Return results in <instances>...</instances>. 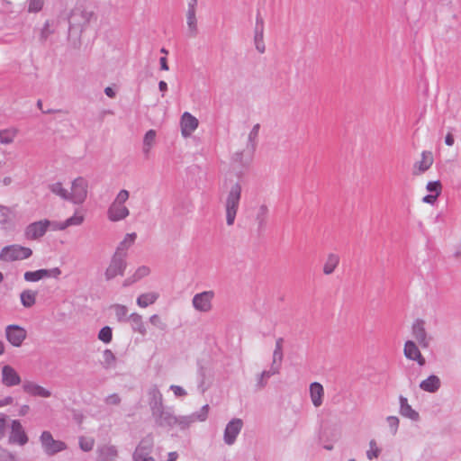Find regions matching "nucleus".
Instances as JSON below:
<instances>
[{"mask_svg": "<svg viewBox=\"0 0 461 461\" xmlns=\"http://www.w3.org/2000/svg\"><path fill=\"white\" fill-rule=\"evenodd\" d=\"M196 5L197 4L189 3L188 10L186 13L187 26L192 36H195L197 33V20L195 16Z\"/></svg>", "mask_w": 461, "mask_h": 461, "instance_id": "31", "label": "nucleus"}, {"mask_svg": "<svg viewBox=\"0 0 461 461\" xmlns=\"http://www.w3.org/2000/svg\"><path fill=\"white\" fill-rule=\"evenodd\" d=\"M97 461H114L118 456L115 446L103 445L97 448Z\"/></svg>", "mask_w": 461, "mask_h": 461, "instance_id": "24", "label": "nucleus"}, {"mask_svg": "<svg viewBox=\"0 0 461 461\" xmlns=\"http://www.w3.org/2000/svg\"><path fill=\"white\" fill-rule=\"evenodd\" d=\"M253 155L254 154H249L248 149L245 148V149L241 151L235 152L232 156V160L242 167H246L250 163Z\"/></svg>", "mask_w": 461, "mask_h": 461, "instance_id": "39", "label": "nucleus"}, {"mask_svg": "<svg viewBox=\"0 0 461 461\" xmlns=\"http://www.w3.org/2000/svg\"><path fill=\"white\" fill-rule=\"evenodd\" d=\"M54 33V29L50 21H46L40 31L39 41L41 44L45 43L49 37Z\"/></svg>", "mask_w": 461, "mask_h": 461, "instance_id": "41", "label": "nucleus"}, {"mask_svg": "<svg viewBox=\"0 0 461 461\" xmlns=\"http://www.w3.org/2000/svg\"><path fill=\"white\" fill-rule=\"evenodd\" d=\"M14 402V398L12 396H6L4 399H0V408L10 405Z\"/></svg>", "mask_w": 461, "mask_h": 461, "instance_id": "61", "label": "nucleus"}, {"mask_svg": "<svg viewBox=\"0 0 461 461\" xmlns=\"http://www.w3.org/2000/svg\"><path fill=\"white\" fill-rule=\"evenodd\" d=\"M151 413L156 424L159 427L176 426V416L171 411L166 410L163 404L152 410Z\"/></svg>", "mask_w": 461, "mask_h": 461, "instance_id": "7", "label": "nucleus"}, {"mask_svg": "<svg viewBox=\"0 0 461 461\" xmlns=\"http://www.w3.org/2000/svg\"><path fill=\"white\" fill-rule=\"evenodd\" d=\"M103 366L105 369H109L114 366L116 362V357L114 354L110 349H105L103 353Z\"/></svg>", "mask_w": 461, "mask_h": 461, "instance_id": "44", "label": "nucleus"}, {"mask_svg": "<svg viewBox=\"0 0 461 461\" xmlns=\"http://www.w3.org/2000/svg\"><path fill=\"white\" fill-rule=\"evenodd\" d=\"M340 258L336 253H329L325 258L322 272L326 276L331 275L339 266Z\"/></svg>", "mask_w": 461, "mask_h": 461, "instance_id": "28", "label": "nucleus"}, {"mask_svg": "<svg viewBox=\"0 0 461 461\" xmlns=\"http://www.w3.org/2000/svg\"><path fill=\"white\" fill-rule=\"evenodd\" d=\"M112 308L114 310V313L116 316V319L119 322H123L128 321V308L125 305L122 304H114L112 306Z\"/></svg>", "mask_w": 461, "mask_h": 461, "instance_id": "43", "label": "nucleus"}, {"mask_svg": "<svg viewBox=\"0 0 461 461\" xmlns=\"http://www.w3.org/2000/svg\"><path fill=\"white\" fill-rule=\"evenodd\" d=\"M404 356L411 360L417 361L420 366H424L426 361L418 346L412 340H407L403 348Z\"/></svg>", "mask_w": 461, "mask_h": 461, "instance_id": "18", "label": "nucleus"}, {"mask_svg": "<svg viewBox=\"0 0 461 461\" xmlns=\"http://www.w3.org/2000/svg\"><path fill=\"white\" fill-rule=\"evenodd\" d=\"M50 191L64 200L69 201V192L65 189L61 183H55L50 186Z\"/></svg>", "mask_w": 461, "mask_h": 461, "instance_id": "46", "label": "nucleus"}, {"mask_svg": "<svg viewBox=\"0 0 461 461\" xmlns=\"http://www.w3.org/2000/svg\"><path fill=\"white\" fill-rule=\"evenodd\" d=\"M18 131L16 129H7L0 131V142L2 144H10L14 141Z\"/></svg>", "mask_w": 461, "mask_h": 461, "instance_id": "40", "label": "nucleus"}, {"mask_svg": "<svg viewBox=\"0 0 461 461\" xmlns=\"http://www.w3.org/2000/svg\"><path fill=\"white\" fill-rule=\"evenodd\" d=\"M438 196L437 195H434V194H428L426 196L423 197L422 201L424 203H431L433 204L436 200H437Z\"/></svg>", "mask_w": 461, "mask_h": 461, "instance_id": "62", "label": "nucleus"}, {"mask_svg": "<svg viewBox=\"0 0 461 461\" xmlns=\"http://www.w3.org/2000/svg\"><path fill=\"white\" fill-rule=\"evenodd\" d=\"M400 413L402 416L413 421L420 420L419 412L411 408V406L408 403L407 398L403 396H400Z\"/></svg>", "mask_w": 461, "mask_h": 461, "instance_id": "25", "label": "nucleus"}, {"mask_svg": "<svg viewBox=\"0 0 461 461\" xmlns=\"http://www.w3.org/2000/svg\"><path fill=\"white\" fill-rule=\"evenodd\" d=\"M259 130L260 124L257 123L252 127L251 131L249 133L246 149H248V152L249 154H254L257 149Z\"/></svg>", "mask_w": 461, "mask_h": 461, "instance_id": "32", "label": "nucleus"}, {"mask_svg": "<svg viewBox=\"0 0 461 461\" xmlns=\"http://www.w3.org/2000/svg\"><path fill=\"white\" fill-rule=\"evenodd\" d=\"M310 395L312 404L315 407H320L322 404L324 395L323 386L317 382L312 383L310 385Z\"/></svg>", "mask_w": 461, "mask_h": 461, "instance_id": "26", "label": "nucleus"}, {"mask_svg": "<svg viewBox=\"0 0 461 461\" xmlns=\"http://www.w3.org/2000/svg\"><path fill=\"white\" fill-rule=\"evenodd\" d=\"M0 460L1 461H16V457L11 452L0 448Z\"/></svg>", "mask_w": 461, "mask_h": 461, "instance_id": "56", "label": "nucleus"}, {"mask_svg": "<svg viewBox=\"0 0 461 461\" xmlns=\"http://www.w3.org/2000/svg\"><path fill=\"white\" fill-rule=\"evenodd\" d=\"M153 446L151 442L142 440L132 454L133 461H155L152 456Z\"/></svg>", "mask_w": 461, "mask_h": 461, "instance_id": "14", "label": "nucleus"}, {"mask_svg": "<svg viewBox=\"0 0 461 461\" xmlns=\"http://www.w3.org/2000/svg\"><path fill=\"white\" fill-rule=\"evenodd\" d=\"M46 277V269H39L36 271H27L24 273V279L27 282H37Z\"/></svg>", "mask_w": 461, "mask_h": 461, "instance_id": "42", "label": "nucleus"}, {"mask_svg": "<svg viewBox=\"0 0 461 461\" xmlns=\"http://www.w3.org/2000/svg\"><path fill=\"white\" fill-rule=\"evenodd\" d=\"M136 238H137V235L135 232L126 234L124 239L117 246L116 250L113 255L125 259L127 257V251L131 248V246L134 243Z\"/></svg>", "mask_w": 461, "mask_h": 461, "instance_id": "23", "label": "nucleus"}, {"mask_svg": "<svg viewBox=\"0 0 461 461\" xmlns=\"http://www.w3.org/2000/svg\"><path fill=\"white\" fill-rule=\"evenodd\" d=\"M38 293L33 290L26 289L20 294L21 303L25 308L32 307L36 303Z\"/></svg>", "mask_w": 461, "mask_h": 461, "instance_id": "35", "label": "nucleus"}, {"mask_svg": "<svg viewBox=\"0 0 461 461\" xmlns=\"http://www.w3.org/2000/svg\"><path fill=\"white\" fill-rule=\"evenodd\" d=\"M26 337V330L19 325L12 324L5 328V338L14 347H20Z\"/></svg>", "mask_w": 461, "mask_h": 461, "instance_id": "11", "label": "nucleus"}, {"mask_svg": "<svg viewBox=\"0 0 461 461\" xmlns=\"http://www.w3.org/2000/svg\"><path fill=\"white\" fill-rule=\"evenodd\" d=\"M433 156L430 151H423L420 160L413 165V175L418 176L426 172L433 164Z\"/></svg>", "mask_w": 461, "mask_h": 461, "instance_id": "21", "label": "nucleus"}, {"mask_svg": "<svg viewBox=\"0 0 461 461\" xmlns=\"http://www.w3.org/2000/svg\"><path fill=\"white\" fill-rule=\"evenodd\" d=\"M156 136H157V133L154 130H149L146 132V134L143 138V146H142V151L146 156H148L149 154L150 149L155 143Z\"/></svg>", "mask_w": 461, "mask_h": 461, "instance_id": "38", "label": "nucleus"}, {"mask_svg": "<svg viewBox=\"0 0 461 461\" xmlns=\"http://www.w3.org/2000/svg\"><path fill=\"white\" fill-rule=\"evenodd\" d=\"M106 404L118 405L121 402V398L117 393L108 395L104 400Z\"/></svg>", "mask_w": 461, "mask_h": 461, "instance_id": "57", "label": "nucleus"}, {"mask_svg": "<svg viewBox=\"0 0 461 461\" xmlns=\"http://www.w3.org/2000/svg\"><path fill=\"white\" fill-rule=\"evenodd\" d=\"M95 446V439L93 438L80 437L79 447L85 452H89Z\"/></svg>", "mask_w": 461, "mask_h": 461, "instance_id": "48", "label": "nucleus"}, {"mask_svg": "<svg viewBox=\"0 0 461 461\" xmlns=\"http://www.w3.org/2000/svg\"><path fill=\"white\" fill-rule=\"evenodd\" d=\"M94 16L95 14L92 11L81 8L73 9L68 20L69 31L78 32V34H81L83 31L90 23Z\"/></svg>", "mask_w": 461, "mask_h": 461, "instance_id": "2", "label": "nucleus"}, {"mask_svg": "<svg viewBox=\"0 0 461 461\" xmlns=\"http://www.w3.org/2000/svg\"><path fill=\"white\" fill-rule=\"evenodd\" d=\"M214 297L215 293L212 290L203 291L194 295L192 305L197 312H209L212 309Z\"/></svg>", "mask_w": 461, "mask_h": 461, "instance_id": "4", "label": "nucleus"}, {"mask_svg": "<svg viewBox=\"0 0 461 461\" xmlns=\"http://www.w3.org/2000/svg\"><path fill=\"white\" fill-rule=\"evenodd\" d=\"M40 440L44 452L48 456H54L67 448V445L63 441L55 440L50 431H43Z\"/></svg>", "mask_w": 461, "mask_h": 461, "instance_id": "6", "label": "nucleus"}, {"mask_svg": "<svg viewBox=\"0 0 461 461\" xmlns=\"http://www.w3.org/2000/svg\"><path fill=\"white\" fill-rule=\"evenodd\" d=\"M243 428V421L241 419L234 418L228 422L224 429L223 440L224 442L231 446L235 443L238 435L240 433Z\"/></svg>", "mask_w": 461, "mask_h": 461, "instance_id": "12", "label": "nucleus"}, {"mask_svg": "<svg viewBox=\"0 0 461 461\" xmlns=\"http://www.w3.org/2000/svg\"><path fill=\"white\" fill-rule=\"evenodd\" d=\"M170 390L173 391L176 397H184L187 394L186 391L179 385L172 384Z\"/></svg>", "mask_w": 461, "mask_h": 461, "instance_id": "58", "label": "nucleus"}, {"mask_svg": "<svg viewBox=\"0 0 461 461\" xmlns=\"http://www.w3.org/2000/svg\"><path fill=\"white\" fill-rule=\"evenodd\" d=\"M98 339L104 343H110L113 339L112 329L108 326L102 328L98 333Z\"/></svg>", "mask_w": 461, "mask_h": 461, "instance_id": "49", "label": "nucleus"}, {"mask_svg": "<svg viewBox=\"0 0 461 461\" xmlns=\"http://www.w3.org/2000/svg\"><path fill=\"white\" fill-rule=\"evenodd\" d=\"M148 394L151 411L163 404L162 394L156 385L149 388Z\"/></svg>", "mask_w": 461, "mask_h": 461, "instance_id": "36", "label": "nucleus"}, {"mask_svg": "<svg viewBox=\"0 0 461 461\" xmlns=\"http://www.w3.org/2000/svg\"><path fill=\"white\" fill-rule=\"evenodd\" d=\"M130 214L129 209L121 203L113 202L108 208L107 216L111 221H119L124 220Z\"/></svg>", "mask_w": 461, "mask_h": 461, "instance_id": "17", "label": "nucleus"}, {"mask_svg": "<svg viewBox=\"0 0 461 461\" xmlns=\"http://www.w3.org/2000/svg\"><path fill=\"white\" fill-rule=\"evenodd\" d=\"M87 181L79 176L72 182L71 192H69V201L73 203L80 204L84 203L87 196Z\"/></svg>", "mask_w": 461, "mask_h": 461, "instance_id": "5", "label": "nucleus"}, {"mask_svg": "<svg viewBox=\"0 0 461 461\" xmlns=\"http://www.w3.org/2000/svg\"><path fill=\"white\" fill-rule=\"evenodd\" d=\"M9 441L11 443H17L20 446H23L28 442V437L19 420L12 421Z\"/></svg>", "mask_w": 461, "mask_h": 461, "instance_id": "16", "label": "nucleus"}, {"mask_svg": "<svg viewBox=\"0 0 461 461\" xmlns=\"http://www.w3.org/2000/svg\"><path fill=\"white\" fill-rule=\"evenodd\" d=\"M23 389L26 393L32 396L48 398L51 395L50 391L31 381L24 382L23 384Z\"/></svg>", "mask_w": 461, "mask_h": 461, "instance_id": "22", "label": "nucleus"}, {"mask_svg": "<svg viewBox=\"0 0 461 461\" xmlns=\"http://www.w3.org/2000/svg\"><path fill=\"white\" fill-rule=\"evenodd\" d=\"M242 185L240 182L231 184L226 199L224 201V208L226 213V223L228 226H232L235 222V218L239 210L240 202L241 198Z\"/></svg>", "mask_w": 461, "mask_h": 461, "instance_id": "1", "label": "nucleus"}, {"mask_svg": "<svg viewBox=\"0 0 461 461\" xmlns=\"http://www.w3.org/2000/svg\"><path fill=\"white\" fill-rule=\"evenodd\" d=\"M454 137L451 133H447L445 138V142L447 146H452L454 144Z\"/></svg>", "mask_w": 461, "mask_h": 461, "instance_id": "64", "label": "nucleus"}, {"mask_svg": "<svg viewBox=\"0 0 461 461\" xmlns=\"http://www.w3.org/2000/svg\"><path fill=\"white\" fill-rule=\"evenodd\" d=\"M208 411L209 405L205 404L197 412L185 416H176V426H178L181 429H185L196 421H204L207 419Z\"/></svg>", "mask_w": 461, "mask_h": 461, "instance_id": "8", "label": "nucleus"}, {"mask_svg": "<svg viewBox=\"0 0 461 461\" xmlns=\"http://www.w3.org/2000/svg\"><path fill=\"white\" fill-rule=\"evenodd\" d=\"M283 341L282 338H279L276 341V348L273 352V359L271 366L277 368L280 371L281 363L283 360Z\"/></svg>", "mask_w": 461, "mask_h": 461, "instance_id": "34", "label": "nucleus"}, {"mask_svg": "<svg viewBox=\"0 0 461 461\" xmlns=\"http://www.w3.org/2000/svg\"><path fill=\"white\" fill-rule=\"evenodd\" d=\"M370 449L366 451V457L369 460L374 458H377L381 454V448L377 447L376 441L375 439H371L369 441Z\"/></svg>", "mask_w": 461, "mask_h": 461, "instance_id": "47", "label": "nucleus"}, {"mask_svg": "<svg viewBox=\"0 0 461 461\" xmlns=\"http://www.w3.org/2000/svg\"><path fill=\"white\" fill-rule=\"evenodd\" d=\"M158 298V294L155 292L146 293L140 294L137 298V304L140 307L146 308L150 304H153Z\"/></svg>", "mask_w": 461, "mask_h": 461, "instance_id": "37", "label": "nucleus"}, {"mask_svg": "<svg viewBox=\"0 0 461 461\" xmlns=\"http://www.w3.org/2000/svg\"><path fill=\"white\" fill-rule=\"evenodd\" d=\"M83 221L84 217L82 215L75 214L63 221V227L78 226L81 225Z\"/></svg>", "mask_w": 461, "mask_h": 461, "instance_id": "50", "label": "nucleus"}, {"mask_svg": "<svg viewBox=\"0 0 461 461\" xmlns=\"http://www.w3.org/2000/svg\"><path fill=\"white\" fill-rule=\"evenodd\" d=\"M60 274L61 270L59 267L46 269V277H58Z\"/></svg>", "mask_w": 461, "mask_h": 461, "instance_id": "60", "label": "nucleus"}, {"mask_svg": "<svg viewBox=\"0 0 461 461\" xmlns=\"http://www.w3.org/2000/svg\"><path fill=\"white\" fill-rule=\"evenodd\" d=\"M131 322V329L140 334L141 336H145L147 334V329L143 323L142 316L137 312L131 313L128 316V321Z\"/></svg>", "mask_w": 461, "mask_h": 461, "instance_id": "30", "label": "nucleus"}, {"mask_svg": "<svg viewBox=\"0 0 461 461\" xmlns=\"http://www.w3.org/2000/svg\"><path fill=\"white\" fill-rule=\"evenodd\" d=\"M126 267L127 263L124 258L113 255L110 263L104 271L105 280L110 281L117 276H123Z\"/></svg>", "mask_w": 461, "mask_h": 461, "instance_id": "10", "label": "nucleus"}, {"mask_svg": "<svg viewBox=\"0 0 461 461\" xmlns=\"http://www.w3.org/2000/svg\"><path fill=\"white\" fill-rule=\"evenodd\" d=\"M149 274V268L146 266H141L137 268L135 273L132 276V282H136L142 277L147 276Z\"/></svg>", "mask_w": 461, "mask_h": 461, "instance_id": "51", "label": "nucleus"}, {"mask_svg": "<svg viewBox=\"0 0 461 461\" xmlns=\"http://www.w3.org/2000/svg\"><path fill=\"white\" fill-rule=\"evenodd\" d=\"M411 334L422 348H428L429 347L431 337L426 330L425 321L423 320L417 319L414 321L411 326Z\"/></svg>", "mask_w": 461, "mask_h": 461, "instance_id": "9", "label": "nucleus"}, {"mask_svg": "<svg viewBox=\"0 0 461 461\" xmlns=\"http://www.w3.org/2000/svg\"><path fill=\"white\" fill-rule=\"evenodd\" d=\"M198 127V120L188 112L181 117V131L184 137H189Z\"/></svg>", "mask_w": 461, "mask_h": 461, "instance_id": "20", "label": "nucleus"}, {"mask_svg": "<svg viewBox=\"0 0 461 461\" xmlns=\"http://www.w3.org/2000/svg\"><path fill=\"white\" fill-rule=\"evenodd\" d=\"M51 225L49 220H42L29 224L25 229V237L28 240H37L42 237Z\"/></svg>", "mask_w": 461, "mask_h": 461, "instance_id": "13", "label": "nucleus"}, {"mask_svg": "<svg viewBox=\"0 0 461 461\" xmlns=\"http://www.w3.org/2000/svg\"><path fill=\"white\" fill-rule=\"evenodd\" d=\"M44 0H29L28 11L30 13H38L41 10Z\"/></svg>", "mask_w": 461, "mask_h": 461, "instance_id": "53", "label": "nucleus"}, {"mask_svg": "<svg viewBox=\"0 0 461 461\" xmlns=\"http://www.w3.org/2000/svg\"><path fill=\"white\" fill-rule=\"evenodd\" d=\"M254 43H255L256 50L259 53L265 52L266 47H265V43H264V21H263V18L259 14H258L257 18H256Z\"/></svg>", "mask_w": 461, "mask_h": 461, "instance_id": "19", "label": "nucleus"}, {"mask_svg": "<svg viewBox=\"0 0 461 461\" xmlns=\"http://www.w3.org/2000/svg\"><path fill=\"white\" fill-rule=\"evenodd\" d=\"M386 421L391 429L392 433L393 435L396 434L399 426V419L395 416H389L387 417Z\"/></svg>", "mask_w": 461, "mask_h": 461, "instance_id": "54", "label": "nucleus"}, {"mask_svg": "<svg viewBox=\"0 0 461 461\" xmlns=\"http://www.w3.org/2000/svg\"><path fill=\"white\" fill-rule=\"evenodd\" d=\"M427 190L430 193H434V195L438 196L441 194L442 185L439 181L429 182L426 186Z\"/></svg>", "mask_w": 461, "mask_h": 461, "instance_id": "52", "label": "nucleus"}, {"mask_svg": "<svg viewBox=\"0 0 461 461\" xmlns=\"http://www.w3.org/2000/svg\"><path fill=\"white\" fill-rule=\"evenodd\" d=\"M129 192L127 190L122 189L118 193L113 202L116 203L124 204V203L129 199Z\"/></svg>", "mask_w": 461, "mask_h": 461, "instance_id": "55", "label": "nucleus"}, {"mask_svg": "<svg viewBox=\"0 0 461 461\" xmlns=\"http://www.w3.org/2000/svg\"><path fill=\"white\" fill-rule=\"evenodd\" d=\"M6 428L5 415L0 412V439L5 436Z\"/></svg>", "mask_w": 461, "mask_h": 461, "instance_id": "59", "label": "nucleus"}, {"mask_svg": "<svg viewBox=\"0 0 461 461\" xmlns=\"http://www.w3.org/2000/svg\"><path fill=\"white\" fill-rule=\"evenodd\" d=\"M32 250L30 248L20 245H10L2 249L0 252V260L12 262L23 260L32 256Z\"/></svg>", "mask_w": 461, "mask_h": 461, "instance_id": "3", "label": "nucleus"}, {"mask_svg": "<svg viewBox=\"0 0 461 461\" xmlns=\"http://www.w3.org/2000/svg\"><path fill=\"white\" fill-rule=\"evenodd\" d=\"M159 64H160V69L161 70H168V66H167V58L166 57H162L160 58L159 59Z\"/></svg>", "mask_w": 461, "mask_h": 461, "instance_id": "63", "label": "nucleus"}, {"mask_svg": "<svg viewBox=\"0 0 461 461\" xmlns=\"http://www.w3.org/2000/svg\"><path fill=\"white\" fill-rule=\"evenodd\" d=\"M441 385V381L438 376L435 375H429L427 379L420 384V388L428 393H436Z\"/></svg>", "mask_w": 461, "mask_h": 461, "instance_id": "29", "label": "nucleus"}, {"mask_svg": "<svg viewBox=\"0 0 461 461\" xmlns=\"http://www.w3.org/2000/svg\"><path fill=\"white\" fill-rule=\"evenodd\" d=\"M149 323L160 331L167 330V324L158 314H153L149 319Z\"/></svg>", "mask_w": 461, "mask_h": 461, "instance_id": "45", "label": "nucleus"}, {"mask_svg": "<svg viewBox=\"0 0 461 461\" xmlns=\"http://www.w3.org/2000/svg\"><path fill=\"white\" fill-rule=\"evenodd\" d=\"M268 207L267 204H261L259 207H258V212L256 214V222L258 224V231H263L266 227H267V216H268Z\"/></svg>", "mask_w": 461, "mask_h": 461, "instance_id": "33", "label": "nucleus"}, {"mask_svg": "<svg viewBox=\"0 0 461 461\" xmlns=\"http://www.w3.org/2000/svg\"><path fill=\"white\" fill-rule=\"evenodd\" d=\"M2 378L1 382L5 386L12 387L15 385H19L22 382L21 376L16 372V370L9 366L5 365L2 367Z\"/></svg>", "mask_w": 461, "mask_h": 461, "instance_id": "15", "label": "nucleus"}, {"mask_svg": "<svg viewBox=\"0 0 461 461\" xmlns=\"http://www.w3.org/2000/svg\"><path fill=\"white\" fill-rule=\"evenodd\" d=\"M280 371L277 370V368H275L273 366H270V368L268 370H264L262 371L260 374H258L257 375V383H256V390L257 391H261L263 390L267 384V380L272 376V375H277L279 374Z\"/></svg>", "mask_w": 461, "mask_h": 461, "instance_id": "27", "label": "nucleus"}]
</instances>
